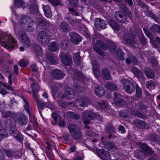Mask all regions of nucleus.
Wrapping results in <instances>:
<instances>
[{
  "label": "nucleus",
  "instance_id": "obj_19",
  "mask_svg": "<svg viewBox=\"0 0 160 160\" xmlns=\"http://www.w3.org/2000/svg\"><path fill=\"white\" fill-rule=\"evenodd\" d=\"M75 93L73 90L69 87H66L65 88L64 95L68 99H71L73 98Z\"/></svg>",
  "mask_w": 160,
  "mask_h": 160
},
{
  "label": "nucleus",
  "instance_id": "obj_42",
  "mask_svg": "<svg viewBox=\"0 0 160 160\" xmlns=\"http://www.w3.org/2000/svg\"><path fill=\"white\" fill-rule=\"evenodd\" d=\"M97 44L99 47L104 50H106L107 48V46L105 45L103 42L99 40H97Z\"/></svg>",
  "mask_w": 160,
  "mask_h": 160
},
{
  "label": "nucleus",
  "instance_id": "obj_4",
  "mask_svg": "<svg viewBox=\"0 0 160 160\" xmlns=\"http://www.w3.org/2000/svg\"><path fill=\"white\" fill-rule=\"evenodd\" d=\"M38 39L42 45L45 46L50 41L49 32L47 30L41 31L37 35Z\"/></svg>",
  "mask_w": 160,
  "mask_h": 160
},
{
  "label": "nucleus",
  "instance_id": "obj_22",
  "mask_svg": "<svg viewBox=\"0 0 160 160\" xmlns=\"http://www.w3.org/2000/svg\"><path fill=\"white\" fill-rule=\"evenodd\" d=\"M96 95L101 97L102 96L105 94V91L103 88L100 85H98L95 89Z\"/></svg>",
  "mask_w": 160,
  "mask_h": 160
},
{
  "label": "nucleus",
  "instance_id": "obj_55",
  "mask_svg": "<svg viewBox=\"0 0 160 160\" xmlns=\"http://www.w3.org/2000/svg\"><path fill=\"white\" fill-rule=\"evenodd\" d=\"M1 82H0V93L4 95H6L7 92L5 89L1 88Z\"/></svg>",
  "mask_w": 160,
  "mask_h": 160
},
{
  "label": "nucleus",
  "instance_id": "obj_39",
  "mask_svg": "<svg viewBox=\"0 0 160 160\" xmlns=\"http://www.w3.org/2000/svg\"><path fill=\"white\" fill-rule=\"evenodd\" d=\"M58 46L56 45L55 42L50 43L49 45V48L50 51H55L58 48Z\"/></svg>",
  "mask_w": 160,
  "mask_h": 160
},
{
  "label": "nucleus",
  "instance_id": "obj_59",
  "mask_svg": "<svg viewBox=\"0 0 160 160\" xmlns=\"http://www.w3.org/2000/svg\"><path fill=\"white\" fill-rule=\"evenodd\" d=\"M32 71L33 72H36L37 70V66L35 64H32L31 67Z\"/></svg>",
  "mask_w": 160,
  "mask_h": 160
},
{
  "label": "nucleus",
  "instance_id": "obj_64",
  "mask_svg": "<svg viewBox=\"0 0 160 160\" xmlns=\"http://www.w3.org/2000/svg\"><path fill=\"white\" fill-rule=\"evenodd\" d=\"M4 158V154L2 150L0 149V160H3Z\"/></svg>",
  "mask_w": 160,
  "mask_h": 160
},
{
  "label": "nucleus",
  "instance_id": "obj_49",
  "mask_svg": "<svg viewBox=\"0 0 160 160\" xmlns=\"http://www.w3.org/2000/svg\"><path fill=\"white\" fill-rule=\"evenodd\" d=\"M155 83L153 81H150L147 82L146 84V87L147 88L150 87H155Z\"/></svg>",
  "mask_w": 160,
  "mask_h": 160
},
{
  "label": "nucleus",
  "instance_id": "obj_31",
  "mask_svg": "<svg viewBox=\"0 0 160 160\" xmlns=\"http://www.w3.org/2000/svg\"><path fill=\"white\" fill-rule=\"evenodd\" d=\"M12 132H10L9 133V134L11 135H12V134H13V136L15 138V139L18 141H20L22 138V135L21 134L19 133V132H14L13 131H12Z\"/></svg>",
  "mask_w": 160,
  "mask_h": 160
},
{
  "label": "nucleus",
  "instance_id": "obj_14",
  "mask_svg": "<svg viewBox=\"0 0 160 160\" xmlns=\"http://www.w3.org/2000/svg\"><path fill=\"white\" fill-rule=\"evenodd\" d=\"M94 26L99 30L101 29H105L106 28L104 21L100 18H97L96 19Z\"/></svg>",
  "mask_w": 160,
  "mask_h": 160
},
{
  "label": "nucleus",
  "instance_id": "obj_46",
  "mask_svg": "<svg viewBox=\"0 0 160 160\" xmlns=\"http://www.w3.org/2000/svg\"><path fill=\"white\" fill-rule=\"evenodd\" d=\"M51 115L54 121V122H52V123L53 124H55L57 122L58 114L55 112H52Z\"/></svg>",
  "mask_w": 160,
  "mask_h": 160
},
{
  "label": "nucleus",
  "instance_id": "obj_41",
  "mask_svg": "<svg viewBox=\"0 0 160 160\" xmlns=\"http://www.w3.org/2000/svg\"><path fill=\"white\" fill-rule=\"evenodd\" d=\"M135 69V73L136 74L137 77L139 78H142L143 79L144 78L143 77V74L142 71H140L139 69L137 68H134Z\"/></svg>",
  "mask_w": 160,
  "mask_h": 160
},
{
  "label": "nucleus",
  "instance_id": "obj_63",
  "mask_svg": "<svg viewBox=\"0 0 160 160\" xmlns=\"http://www.w3.org/2000/svg\"><path fill=\"white\" fill-rule=\"evenodd\" d=\"M45 105L46 106V107L48 108H51L52 109V106L51 103V102H48L47 103H45Z\"/></svg>",
  "mask_w": 160,
  "mask_h": 160
},
{
  "label": "nucleus",
  "instance_id": "obj_21",
  "mask_svg": "<svg viewBox=\"0 0 160 160\" xmlns=\"http://www.w3.org/2000/svg\"><path fill=\"white\" fill-rule=\"evenodd\" d=\"M140 147L142 149L141 152L143 153L145 155L151 154L152 153L151 149L145 144L140 143Z\"/></svg>",
  "mask_w": 160,
  "mask_h": 160
},
{
  "label": "nucleus",
  "instance_id": "obj_7",
  "mask_svg": "<svg viewBox=\"0 0 160 160\" xmlns=\"http://www.w3.org/2000/svg\"><path fill=\"white\" fill-rule=\"evenodd\" d=\"M18 37L20 42L26 47L30 45V42L28 35L24 31H19Z\"/></svg>",
  "mask_w": 160,
  "mask_h": 160
},
{
  "label": "nucleus",
  "instance_id": "obj_12",
  "mask_svg": "<svg viewBox=\"0 0 160 160\" xmlns=\"http://www.w3.org/2000/svg\"><path fill=\"white\" fill-rule=\"evenodd\" d=\"M96 152L102 159L104 160H110V155L107 151L103 149H98L96 150Z\"/></svg>",
  "mask_w": 160,
  "mask_h": 160
},
{
  "label": "nucleus",
  "instance_id": "obj_38",
  "mask_svg": "<svg viewBox=\"0 0 160 160\" xmlns=\"http://www.w3.org/2000/svg\"><path fill=\"white\" fill-rule=\"evenodd\" d=\"M9 134L6 130L0 129V138H7L9 136Z\"/></svg>",
  "mask_w": 160,
  "mask_h": 160
},
{
  "label": "nucleus",
  "instance_id": "obj_13",
  "mask_svg": "<svg viewBox=\"0 0 160 160\" xmlns=\"http://www.w3.org/2000/svg\"><path fill=\"white\" fill-rule=\"evenodd\" d=\"M60 55L62 62L64 65L69 66L71 64L72 60L70 56L62 53H61Z\"/></svg>",
  "mask_w": 160,
  "mask_h": 160
},
{
  "label": "nucleus",
  "instance_id": "obj_23",
  "mask_svg": "<svg viewBox=\"0 0 160 160\" xmlns=\"http://www.w3.org/2000/svg\"><path fill=\"white\" fill-rule=\"evenodd\" d=\"M109 24L113 30L117 31L120 30V27L118 23L112 20H110Z\"/></svg>",
  "mask_w": 160,
  "mask_h": 160
},
{
  "label": "nucleus",
  "instance_id": "obj_18",
  "mask_svg": "<svg viewBox=\"0 0 160 160\" xmlns=\"http://www.w3.org/2000/svg\"><path fill=\"white\" fill-rule=\"evenodd\" d=\"M115 18L118 22L122 23H124L127 19L126 16L122 12L118 11L115 12Z\"/></svg>",
  "mask_w": 160,
  "mask_h": 160
},
{
  "label": "nucleus",
  "instance_id": "obj_34",
  "mask_svg": "<svg viewBox=\"0 0 160 160\" xmlns=\"http://www.w3.org/2000/svg\"><path fill=\"white\" fill-rule=\"evenodd\" d=\"M34 48L36 51L37 55L41 56L42 55V49L40 46L36 45L34 46Z\"/></svg>",
  "mask_w": 160,
  "mask_h": 160
},
{
  "label": "nucleus",
  "instance_id": "obj_43",
  "mask_svg": "<svg viewBox=\"0 0 160 160\" xmlns=\"http://www.w3.org/2000/svg\"><path fill=\"white\" fill-rule=\"evenodd\" d=\"M24 101L25 102V104L24 105V108L26 109V110L27 111V112L29 116L30 115V109L31 108L29 106V104L28 102L24 100Z\"/></svg>",
  "mask_w": 160,
  "mask_h": 160
},
{
  "label": "nucleus",
  "instance_id": "obj_37",
  "mask_svg": "<svg viewBox=\"0 0 160 160\" xmlns=\"http://www.w3.org/2000/svg\"><path fill=\"white\" fill-rule=\"evenodd\" d=\"M47 58L49 62L52 64H54L57 63L56 61L57 58L55 57H53L51 54H48L47 55Z\"/></svg>",
  "mask_w": 160,
  "mask_h": 160
},
{
  "label": "nucleus",
  "instance_id": "obj_25",
  "mask_svg": "<svg viewBox=\"0 0 160 160\" xmlns=\"http://www.w3.org/2000/svg\"><path fill=\"white\" fill-rule=\"evenodd\" d=\"M45 16L49 18L51 17L52 14L49 7L48 6H44L42 7Z\"/></svg>",
  "mask_w": 160,
  "mask_h": 160
},
{
  "label": "nucleus",
  "instance_id": "obj_9",
  "mask_svg": "<svg viewBox=\"0 0 160 160\" xmlns=\"http://www.w3.org/2000/svg\"><path fill=\"white\" fill-rule=\"evenodd\" d=\"M83 122L85 124L89 123L90 120L96 117L97 114L91 111H87L83 113Z\"/></svg>",
  "mask_w": 160,
  "mask_h": 160
},
{
  "label": "nucleus",
  "instance_id": "obj_33",
  "mask_svg": "<svg viewBox=\"0 0 160 160\" xmlns=\"http://www.w3.org/2000/svg\"><path fill=\"white\" fill-rule=\"evenodd\" d=\"M67 115L69 118L75 119H78L79 118V116L78 114L72 112H67Z\"/></svg>",
  "mask_w": 160,
  "mask_h": 160
},
{
  "label": "nucleus",
  "instance_id": "obj_54",
  "mask_svg": "<svg viewBox=\"0 0 160 160\" xmlns=\"http://www.w3.org/2000/svg\"><path fill=\"white\" fill-rule=\"evenodd\" d=\"M2 85L8 90H11L12 91L13 90V89L11 86L8 85L6 82L2 83Z\"/></svg>",
  "mask_w": 160,
  "mask_h": 160
},
{
  "label": "nucleus",
  "instance_id": "obj_50",
  "mask_svg": "<svg viewBox=\"0 0 160 160\" xmlns=\"http://www.w3.org/2000/svg\"><path fill=\"white\" fill-rule=\"evenodd\" d=\"M160 28L159 25H155L152 27L151 30L154 32H159Z\"/></svg>",
  "mask_w": 160,
  "mask_h": 160
},
{
  "label": "nucleus",
  "instance_id": "obj_8",
  "mask_svg": "<svg viewBox=\"0 0 160 160\" xmlns=\"http://www.w3.org/2000/svg\"><path fill=\"white\" fill-rule=\"evenodd\" d=\"M14 3L16 6L19 8L22 7L24 8L29 7V8L32 12L37 11L38 10V6L36 3L31 6H28V4L25 3L23 0H15Z\"/></svg>",
  "mask_w": 160,
  "mask_h": 160
},
{
  "label": "nucleus",
  "instance_id": "obj_3",
  "mask_svg": "<svg viewBox=\"0 0 160 160\" xmlns=\"http://www.w3.org/2000/svg\"><path fill=\"white\" fill-rule=\"evenodd\" d=\"M32 90V95L35 99L37 106L39 109H42L45 107V103L39 100V97L37 94V92L39 89V86L37 84L33 83L31 85Z\"/></svg>",
  "mask_w": 160,
  "mask_h": 160
},
{
  "label": "nucleus",
  "instance_id": "obj_52",
  "mask_svg": "<svg viewBox=\"0 0 160 160\" xmlns=\"http://www.w3.org/2000/svg\"><path fill=\"white\" fill-rule=\"evenodd\" d=\"M52 4L55 6H57L60 3V0H48Z\"/></svg>",
  "mask_w": 160,
  "mask_h": 160
},
{
  "label": "nucleus",
  "instance_id": "obj_35",
  "mask_svg": "<svg viewBox=\"0 0 160 160\" xmlns=\"http://www.w3.org/2000/svg\"><path fill=\"white\" fill-rule=\"evenodd\" d=\"M73 59L75 62V64L76 66H78L80 64V58L78 54H74Z\"/></svg>",
  "mask_w": 160,
  "mask_h": 160
},
{
  "label": "nucleus",
  "instance_id": "obj_16",
  "mask_svg": "<svg viewBox=\"0 0 160 160\" xmlns=\"http://www.w3.org/2000/svg\"><path fill=\"white\" fill-rule=\"evenodd\" d=\"M71 40L75 44H78L81 41V37L78 34L72 32L70 33Z\"/></svg>",
  "mask_w": 160,
  "mask_h": 160
},
{
  "label": "nucleus",
  "instance_id": "obj_27",
  "mask_svg": "<svg viewBox=\"0 0 160 160\" xmlns=\"http://www.w3.org/2000/svg\"><path fill=\"white\" fill-rule=\"evenodd\" d=\"M97 107L98 109H101L104 108H107L109 107L108 104L106 102L102 101L100 102H97Z\"/></svg>",
  "mask_w": 160,
  "mask_h": 160
},
{
  "label": "nucleus",
  "instance_id": "obj_17",
  "mask_svg": "<svg viewBox=\"0 0 160 160\" xmlns=\"http://www.w3.org/2000/svg\"><path fill=\"white\" fill-rule=\"evenodd\" d=\"M51 75L53 78L56 79H61L65 76L64 74L59 69L53 70L52 72Z\"/></svg>",
  "mask_w": 160,
  "mask_h": 160
},
{
  "label": "nucleus",
  "instance_id": "obj_28",
  "mask_svg": "<svg viewBox=\"0 0 160 160\" xmlns=\"http://www.w3.org/2000/svg\"><path fill=\"white\" fill-rule=\"evenodd\" d=\"M105 87L111 91H115L117 90V86L115 84L109 82H107Z\"/></svg>",
  "mask_w": 160,
  "mask_h": 160
},
{
  "label": "nucleus",
  "instance_id": "obj_32",
  "mask_svg": "<svg viewBox=\"0 0 160 160\" xmlns=\"http://www.w3.org/2000/svg\"><path fill=\"white\" fill-rule=\"evenodd\" d=\"M102 74L103 76L107 80H110L111 76L108 70L107 69H103L102 71Z\"/></svg>",
  "mask_w": 160,
  "mask_h": 160
},
{
  "label": "nucleus",
  "instance_id": "obj_62",
  "mask_svg": "<svg viewBox=\"0 0 160 160\" xmlns=\"http://www.w3.org/2000/svg\"><path fill=\"white\" fill-rule=\"evenodd\" d=\"M118 129L120 131H121L122 133H125V128L123 126H120Z\"/></svg>",
  "mask_w": 160,
  "mask_h": 160
},
{
  "label": "nucleus",
  "instance_id": "obj_36",
  "mask_svg": "<svg viewBox=\"0 0 160 160\" xmlns=\"http://www.w3.org/2000/svg\"><path fill=\"white\" fill-rule=\"evenodd\" d=\"M29 61L27 59L20 60L19 62V65L22 67H25L29 63Z\"/></svg>",
  "mask_w": 160,
  "mask_h": 160
},
{
  "label": "nucleus",
  "instance_id": "obj_11",
  "mask_svg": "<svg viewBox=\"0 0 160 160\" xmlns=\"http://www.w3.org/2000/svg\"><path fill=\"white\" fill-rule=\"evenodd\" d=\"M75 102H74L73 105L76 106L80 109H82L81 108L87 107L90 103V101L88 99L84 98H81L79 100L76 99Z\"/></svg>",
  "mask_w": 160,
  "mask_h": 160
},
{
  "label": "nucleus",
  "instance_id": "obj_6",
  "mask_svg": "<svg viewBox=\"0 0 160 160\" xmlns=\"http://www.w3.org/2000/svg\"><path fill=\"white\" fill-rule=\"evenodd\" d=\"M18 37L20 42L26 47L30 45V42L28 35L24 31H19Z\"/></svg>",
  "mask_w": 160,
  "mask_h": 160
},
{
  "label": "nucleus",
  "instance_id": "obj_29",
  "mask_svg": "<svg viewBox=\"0 0 160 160\" xmlns=\"http://www.w3.org/2000/svg\"><path fill=\"white\" fill-rule=\"evenodd\" d=\"M60 27L64 32L69 31L71 29L70 26L66 23H62L60 25Z\"/></svg>",
  "mask_w": 160,
  "mask_h": 160
},
{
  "label": "nucleus",
  "instance_id": "obj_24",
  "mask_svg": "<svg viewBox=\"0 0 160 160\" xmlns=\"http://www.w3.org/2000/svg\"><path fill=\"white\" fill-rule=\"evenodd\" d=\"M93 68L95 75L97 78H99L100 76L99 71L98 68V64L96 63V61H92V62Z\"/></svg>",
  "mask_w": 160,
  "mask_h": 160
},
{
  "label": "nucleus",
  "instance_id": "obj_40",
  "mask_svg": "<svg viewBox=\"0 0 160 160\" xmlns=\"http://www.w3.org/2000/svg\"><path fill=\"white\" fill-rule=\"evenodd\" d=\"M115 98L114 102L115 103L118 104V105H120V104L122 102V100L121 99L118 98L119 95H117L116 92L114 93Z\"/></svg>",
  "mask_w": 160,
  "mask_h": 160
},
{
  "label": "nucleus",
  "instance_id": "obj_5",
  "mask_svg": "<svg viewBox=\"0 0 160 160\" xmlns=\"http://www.w3.org/2000/svg\"><path fill=\"white\" fill-rule=\"evenodd\" d=\"M68 128L73 138L78 139L81 137V133L78 126L75 124H71L68 126Z\"/></svg>",
  "mask_w": 160,
  "mask_h": 160
},
{
  "label": "nucleus",
  "instance_id": "obj_57",
  "mask_svg": "<svg viewBox=\"0 0 160 160\" xmlns=\"http://www.w3.org/2000/svg\"><path fill=\"white\" fill-rule=\"evenodd\" d=\"M5 153L9 157H12V153L11 151L6 150L5 151Z\"/></svg>",
  "mask_w": 160,
  "mask_h": 160
},
{
  "label": "nucleus",
  "instance_id": "obj_45",
  "mask_svg": "<svg viewBox=\"0 0 160 160\" xmlns=\"http://www.w3.org/2000/svg\"><path fill=\"white\" fill-rule=\"evenodd\" d=\"M2 114L3 116L5 118L12 117L13 116V114L10 112H3Z\"/></svg>",
  "mask_w": 160,
  "mask_h": 160
},
{
  "label": "nucleus",
  "instance_id": "obj_51",
  "mask_svg": "<svg viewBox=\"0 0 160 160\" xmlns=\"http://www.w3.org/2000/svg\"><path fill=\"white\" fill-rule=\"evenodd\" d=\"M94 50L102 56L103 57L104 56V53L102 51L100 50L97 46L94 47Z\"/></svg>",
  "mask_w": 160,
  "mask_h": 160
},
{
  "label": "nucleus",
  "instance_id": "obj_60",
  "mask_svg": "<svg viewBox=\"0 0 160 160\" xmlns=\"http://www.w3.org/2000/svg\"><path fill=\"white\" fill-rule=\"evenodd\" d=\"M150 38V41L153 46H155L156 45V42L154 40V38H152V35L151 36L150 38Z\"/></svg>",
  "mask_w": 160,
  "mask_h": 160
},
{
  "label": "nucleus",
  "instance_id": "obj_44",
  "mask_svg": "<svg viewBox=\"0 0 160 160\" xmlns=\"http://www.w3.org/2000/svg\"><path fill=\"white\" fill-rule=\"evenodd\" d=\"M116 53L119 59L121 60H123L124 59L123 57V53L121 50H119L116 52Z\"/></svg>",
  "mask_w": 160,
  "mask_h": 160
},
{
  "label": "nucleus",
  "instance_id": "obj_26",
  "mask_svg": "<svg viewBox=\"0 0 160 160\" xmlns=\"http://www.w3.org/2000/svg\"><path fill=\"white\" fill-rule=\"evenodd\" d=\"M144 72L148 78H154V72L150 68H145L144 70Z\"/></svg>",
  "mask_w": 160,
  "mask_h": 160
},
{
  "label": "nucleus",
  "instance_id": "obj_2",
  "mask_svg": "<svg viewBox=\"0 0 160 160\" xmlns=\"http://www.w3.org/2000/svg\"><path fill=\"white\" fill-rule=\"evenodd\" d=\"M2 34V32L0 31V42L4 47L9 50L17 48L16 41L10 34L5 33L2 36L1 35Z\"/></svg>",
  "mask_w": 160,
  "mask_h": 160
},
{
  "label": "nucleus",
  "instance_id": "obj_61",
  "mask_svg": "<svg viewBox=\"0 0 160 160\" xmlns=\"http://www.w3.org/2000/svg\"><path fill=\"white\" fill-rule=\"evenodd\" d=\"M36 22L37 23L39 24L43 23L45 22L44 20L40 18L38 19L36 21Z\"/></svg>",
  "mask_w": 160,
  "mask_h": 160
},
{
  "label": "nucleus",
  "instance_id": "obj_58",
  "mask_svg": "<svg viewBox=\"0 0 160 160\" xmlns=\"http://www.w3.org/2000/svg\"><path fill=\"white\" fill-rule=\"evenodd\" d=\"M143 31L146 34V35L147 36L148 38H150L151 37V36H152L151 34V33L149 32L146 28H144L143 29Z\"/></svg>",
  "mask_w": 160,
  "mask_h": 160
},
{
  "label": "nucleus",
  "instance_id": "obj_48",
  "mask_svg": "<svg viewBox=\"0 0 160 160\" xmlns=\"http://www.w3.org/2000/svg\"><path fill=\"white\" fill-rule=\"evenodd\" d=\"M136 96L138 98H140L142 95V90L139 87H136Z\"/></svg>",
  "mask_w": 160,
  "mask_h": 160
},
{
  "label": "nucleus",
  "instance_id": "obj_53",
  "mask_svg": "<svg viewBox=\"0 0 160 160\" xmlns=\"http://www.w3.org/2000/svg\"><path fill=\"white\" fill-rule=\"evenodd\" d=\"M106 130L109 133L113 132L115 131L114 128L111 126H108L106 128Z\"/></svg>",
  "mask_w": 160,
  "mask_h": 160
},
{
  "label": "nucleus",
  "instance_id": "obj_10",
  "mask_svg": "<svg viewBox=\"0 0 160 160\" xmlns=\"http://www.w3.org/2000/svg\"><path fill=\"white\" fill-rule=\"evenodd\" d=\"M121 82L123 83L124 88L128 93L131 94L134 90V86L131 82L125 79H122Z\"/></svg>",
  "mask_w": 160,
  "mask_h": 160
},
{
  "label": "nucleus",
  "instance_id": "obj_47",
  "mask_svg": "<svg viewBox=\"0 0 160 160\" xmlns=\"http://www.w3.org/2000/svg\"><path fill=\"white\" fill-rule=\"evenodd\" d=\"M78 2V1L77 0H69V4L73 7H77Z\"/></svg>",
  "mask_w": 160,
  "mask_h": 160
},
{
  "label": "nucleus",
  "instance_id": "obj_1",
  "mask_svg": "<svg viewBox=\"0 0 160 160\" xmlns=\"http://www.w3.org/2000/svg\"><path fill=\"white\" fill-rule=\"evenodd\" d=\"M11 9L14 13L13 17H15L16 18V21H15L16 25L18 26L24 30L31 31L32 29L30 27L34 24L33 21L29 17L23 15L16 16L14 12V9L12 8Z\"/></svg>",
  "mask_w": 160,
  "mask_h": 160
},
{
  "label": "nucleus",
  "instance_id": "obj_56",
  "mask_svg": "<svg viewBox=\"0 0 160 160\" xmlns=\"http://www.w3.org/2000/svg\"><path fill=\"white\" fill-rule=\"evenodd\" d=\"M144 122L143 121L138 119L135 120L133 122L134 124L137 126H139L141 123L142 124Z\"/></svg>",
  "mask_w": 160,
  "mask_h": 160
},
{
  "label": "nucleus",
  "instance_id": "obj_15",
  "mask_svg": "<svg viewBox=\"0 0 160 160\" xmlns=\"http://www.w3.org/2000/svg\"><path fill=\"white\" fill-rule=\"evenodd\" d=\"M122 40L125 44H130L132 45L134 43V38L130 36L128 33H125L121 38Z\"/></svg>",
  "mask_w": 160,
  "mask_h": 160
},
{
  "label": "nucleus",
  "instance_id": "obj_30",
  "mask_svg": "<svg viewBox=\"0 0 160 160\" xmlns=\"http://www.w3.org/2000/svg\"><path fill=\"white\" fill-rule=\"evenodd\" d=\"M48 84L50 86L52 91L53 93H55L57 92L58 90V88L57 86V83H56L50 82H48Z\"/></svg>",
  "mask_w": 160,
  "mask_h": 160
},
{
  "label": "nucleus",
  "instance_id": "obj_20",
  "mask_svg": "<svg viewBox=\"0 0 160 160\" xmlns=\"http://www.w3.org/2000/svg\"><path fill=\"white\" fill-rule=\"evenodd\" d=\"M17 119H15L16 121H18L21 125L26 124L27 123L28 119L25 115L22 114H18L15 116Z\"/></svg>",
  "mask_w": 160,
  "mask_h": 160
}]
</instances>
